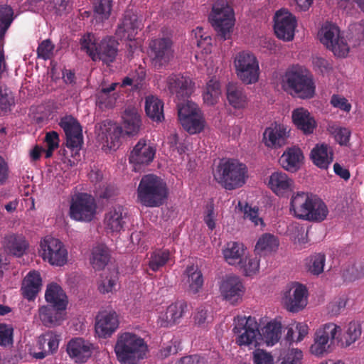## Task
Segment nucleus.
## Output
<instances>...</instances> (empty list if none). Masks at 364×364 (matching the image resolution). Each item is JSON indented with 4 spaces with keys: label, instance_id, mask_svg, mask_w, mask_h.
<instances>
[{
    "label": "nucleus",
    "instance_id": "51",
    "mask_svg": "<svg viewBox=\"0 0 364 364\" xmlns=\"http://www.w3.org/2000/svg\"><path fill=\"white\" fill-rule=\"evenodd\" d=\"M117 279L118 277L116 271L105 272L101 276V279L98 283V290L102 294L112 292L115 289Z\"/></svg>",
    "mask_w": 364,
    "mask_h": 364
},
{
    "label": "nucleus",
    "instance_id": "11",
    "mask_svg": "<svg viewBox=\"0 0 364 364\" xmlns=\"http://www.w3.org/2000/svg\"><path fill=\"white\" fill-rule=\"evenodd\" d=\"M320 41L337 57L345 58L349 53L350 48L346 40L341 35L339 28L334 24L328 23L323 26L320 32Z\"/></svg>",
    "mask_w": 364,
    "mask_h": 364
},
{
    "label": "nucleus",
    "instance_id": "10",
    "mask_svg": "<svg viewBox=\"0 0 364 364\" xmlns=\"http://www.w3.org/2000/svg\"><path fill=\"white\" fill-rule=\"evenodd\" d=\"M97 204L90 194L79 193L71 200L69 215L76 221L90 222L96 214Z\"/></svg>",
    "mask_w": 364,
    "mask_h": 364
},
{
    "label": "nucleus",
    "instance_id": "54",
    "mask_svg": "<svg viewBox=\"0 0 364 364\" xmlns=\"http://www.w3.org/2000/svg\"><path fill=\"white\" fill-rule=\"evenodd\" d=\"M245 276L250 277L257 274L259 271V260L255 257L242 258V263L238 264Z\"/></svg>",
    "mask_w": 364,
    "mask_h": 364
},
{
    "label": "nucleus",
    "instance_id": "13",
    "mask_svg": "<svg viewBox=\"0 0 364 364\" xmlns=\"http://www.w3.org/2000/svg\"><path fill=\"white\" fill-rule=\"evenodd\" d=\"M39 253L43 259L51 265L61 267L67 262V250L63 243L57 238L45 237L41 241Z\"/></svg>",
    "mask_w": 364,
    "mask_h": 364
},
{
    "label": "nucleus",
    "instance_id": "4",
    "mask_svg": "<svg viewBox=\"0 0 364 364\" xmlns=\"http://www.w3.org/2000/svg\"><path fill=\"white\" fill-rule=\"evenodd\" d=\"M285 90L292 96L301 99H310L316 90L312 75L300 66L293 67L285 75Z\"/></svg>",
    "mask_w": 364,
    "mask_h": 364
},
{
    "label": "nucleus",
    "instance_id": "8",
    "mask_svg": "<svg viewBox=\"0 0 364 364\" xmlns=\"http://www.w3.org/2000/svg\"><path fill=\"white\" fill-rule=\"evenodd\" d=\"M178 117L183 128L190 134L201 132L205 127V119L198 106L192 101L178 102Z\"/></svg>",
    "mask_w": 364,
    "mask_h": 364
},
{
    "label": "nucleus",
    "instance_id": "16",
    "mask_svg": "<svg viewBox=\"0 0 364 364\" xmlns=\"http://www.w3.org/2000/svg\"><path fill=\"white\" fill-rule=\"evenodd\" d=\"M219 291L224 299L235 304L241 300L245 287L238 276L227 274L220 282Z\"/></svg>",
    "mask_w": 364,
    "mask_h": 364
},
{
    "label": "nucleus",
    "instance_id": "49",
    "mask_svg": "<svg viewBox=\"0 0 364 364\" xmlns=\"http://www.w3.org/2000/svg\"><path fill=\"white\" fill-rule=\"evenodd\" d=\"M92 255L91 264L95 269H102L108 264L109 255L107 247L97 246L93 248Z\"/></svg>",
    "mask_w": 364,
    "mask_h": 364
},
{
    "label": "nucleus",
    "instance_id": "41",
    "mask_svg": "<svg viewBox=\"0 0 364 364\" xmlns=\"http://www.w3.org/2000/svg\"><path fill=\"white\" fill-rule=\"evenodd\" d=\"M225 261L230 265H238L242 263L245 255L243 244L238 242H229L223 250Z\"/></svg>",
    "mask_w": 364,
    "mask_h": 364
},
{
    "label": "nucleus",
    "instance_id": "40",
    "mask_svg": "<svg viewBox=\"0 0 364 364\" xmlns=\"http://www.w3.org/2000/svg\"><path fill=\"white\" fill-rule=\"evenodd\" d=\"M124 134L134 135L137 134L141 125V117L138 110L134 107H127L122 116Z\"/></svg>",
    "mask_w": 364,
    "mask_h": 364
},
{
    "label": "nucleus",
    "instance_id": "31",
    "mask_svg": "<svg viewBox=\"0 0 364 364\" xmlns=\"http://www.w3.org/2000/svg\"><path fill=\"white\" fill-rule=\"evenodd\" d=\"M127 213L123 206L117 205L110 209L105 215V229L112 232H119L123 230Z\"/></svg>",
    "mask_w": 364,
    "mask_h": 364
},
{
    "label": "nucleus",
    "instance_id": "39",
    "mask_svg": "<svg viewBox=\"0 0 364 364\" xmlns=\"http://www.w3.org/2000/svg\"><path fill=\"white\" fill-rule=\"evenodd\" d=\"M361 333L360 323L357 321H351L343 334H341V332L338 333L337 344L342 348L348 347L360 338Z\"/></svg>",
    "mask_w": 364,
    "mask_h": 364
},
{
    "label": "nucleus",
    "instance_id": "57",
    "mask_svg": "<svg viewBox=\"0 0 364 364\" xmlns=\"http://www.w3.org/2000/svg\"><path fill=\"white\" fill-rule=\"evenodd\" d=\"M329 131L334 135L336 141L341 145H346L350 139V132L345 127L331 126Z\"/></svg>",
    "mask_w": 364,
    "mask_h": 364
},
{
    "label": "nucleus",
    "instance_id": "2",
    "mask_svg": "<svg viewBox=\"0 0 364 364\" xmlns=\"http://www.w3.org/2000/svg\"><path fill=\"white\" fill-rule=\"evenodd\" d=\"M245 164L234 159H222L213 171V177L218 183L226 190L232 191L242 187L248 177Z\"/></svg>",
    "mask_w": 364,
    "mask_h": 364
},
{
    "label": "nucleus",
    "instance_id": "5",
    "mask_svg": "<svg viewBox=\"0 0 364 364\" xmlns=\"http://www.w3.org/2000/svg\"><path fill=\"white\" fill-rule=\"evenodd\" d=\"M82 50H85L92 60L97 58L108 64L112 63L117 53V42L112 37H105L100 43L95 34L88 33L80 38Z\"/></svg>",
    "mask_w": 364,
    "mask_h": 364
},
{
    "label": "nucleus",
    "instance_id": "19",
    "mask_svg": "<svg viewBox=\"0 0 364 364\" xmlns=\"http://www.w3.org/2000/svg\"><path fill=\"white\" fill-rule=\"evenodd\" d=\"M155 154L156 149L146 140L141 139L131 151L129 160L136 171L141 165L149 164L154 160Z\"/></svg>",
    "mask_w": 364,
    "mask_h": 364
},
{
    "label": "nucleus",
    "instance_id": "53",
    "mask_svg": "<svg viewBox=\"0 0 364 364\" xmlns=\"http://www.w3.org/2000/svg\"><path fill=\"white\" fill-rule=\"evenodd\" d=\"M326 257L323 254L318 253L310 256L306 259L308 272L314 275H318L323 271Z\"/></svg>",
    "mask_w": 364,
    "mask_h": 364
},
{
    "label": "nucleus",
    "instance_id": "44",
    "mask_svg": "<svg viewBox=\"0 0 364 364\" xmlns=\"http://www.w3.org/2000/svg\"><path fill=\"white\" fill-rule=\"evenodd\" d=\"M171 257L168 249H156L150 254L149 267L154 272L159 271L169 261Z\"/></svg>",
    "mask_w": 364,
    "mask_h": 364
},
{
    "label": "nucleus",
    "instance_id": "38",
    "mask_svg": "<svg viewBox=\"0 0 364 364\" xmlns=\"http://www.w3.org/2000/svg\"><path fill=\"white\" fill-rule=\"evenodd\" d=\"M45 298L49 304L48 305L58 307L59 309H66L68 304L67 296L58 284L51 283L48 285Z\"/></svg>",
    "mask_w": 364,
    "mask_h": 364
},
{
    "label": "nucleus",
    "instance_id": "29",
    "mask_svg": "<svg viewBox=\"0 0 364 364\" xmlns=\"http://www.w3.org/2000/svg\"><path fill=\"white\" fill-rule=\"evenodd\" d=\"M67 352L76 363H82L91 355L90 345L81 338H73L68 343Z\"/></svg>",
    "mask_w": 364,
    "mask_h": 364
},
{
    "label": "nucleus",
    "instance_id": "23",
    "mask_svg": "<svg viewBox=\"0 0 364 364\" xmlns=\"http://www.w3.org/2000/svg\"><path fill=\"white\" fill-rule=\"evenodd\" d=\"M118 327V316L114 311L102 312L96 317L95 332L100 338L110 337Z\"/></svg>",
    "mask_w": 364,
    "mask_h": 364
},
{
    "label": "nucleus",
    "instance_id": "35",
    "mask_svg": "<svg viewBox=\"0 0 364 364\" xmlns=\"http://www.w3.org/2000/svg\"><path fill=\"white\" fill-rule=\"evenodd\" d=\"M311 159L316 166L326 169L333 161V151L327 144H316L311 151Z\"/></svg>",
    "mask_w": 364,
    "mask_h": 364
},
{
    "label": "nucleus",
    "instance_id": "64",
    "mask_svg": "<svg viewBox=\"0 0 364 364\" xmlns=\"http://www.w3.org/2000/svg\"><path fill=\"white\" fill-rule=\"evenodd\" d=\"M208 311L203 308H198L193 316L194 323L198 327H205L208 322Z\"/></svg>",
    "mask_w": 364,
    "mask_h": 364
},
{
    "label": "nucleus",
    "instance_id": "59",
    "mask_svg": "<svg viewBox=\"0 0 364 364\" xmlns=\"http://www.w3.org/2000/svg\"><path fill=\"white\" fill-rule=\"evenodd\" d=\"M55 46L50 40L46 39L43 41L37 48V55L39 58L43 60L50 59L53 55Z\"/></svg>",
    "mask_w": 364,
    "mask_h": 364
},
{
    "label": "nucleus",
    "instance_id": "18",
    "mask_svg": "<svg viewBox=\"0 0 364 364\" xmlns=\"http://www.w3.org/2000/svg\"><path fill=\"white\" fill-rule=\"evenodd\" d=\"M66 136V146L71 149H80L83 144L82 129L77 119L65 116L59 123Z\"/></svg>",
    "mask_w": 364,
    "mask_h": 364
},
{
    "label": "nucleus",
    "instance_id": "58",
    "mask_svg": "<svg viewBox=\"0 0 364 364\" xmlns=\"http://www.w3.org/2000/svg\"><path fill=\"white\" fill-rule=\"evenodd\" d=\"M314 69L323 75H328L333 70L332 61L322 57H315L312 61Z\"/></svg>",
    "mask_w": 364,
    "mask_h": 364
},
{
    "label": "nucleus",
    "instance_id": "50",
    "mask_svg": "<svg viewBox=\"0 0 364 364\" xmlns=\"http://www.w3.org/2000/svg\"><path fill=\"white\" fill-rule=\"evenodd\" d=\"M14 19V12L11 6L0 5V39L4 38Z\"/></svg>",
    "mask_w": 364,
    "mask_h": 364
},
{
    "label": "nucleus",
    "instance_id": "32",
    "mask_svg": "<svg viewBox=\"0 0 364 364\" xmlns=\"http://www.w3.org/2000/svg\"><path fill=\"white\" fill-rule=\"evenodd\" d=\"M42 279L38 271L29 272L23 280L21 291L25 298L33 300L40 291Z\"/></svg>",
    "mask_w": 364,
    "mask_h": 364
},
{
    "label": "nucleus",
    "instance_id": "26",
    "mask_svg": "<svg viewBox=\"0 0 364 364\" xmlns=\"http://www.w3.org/2000/svg\"><path fill=\"white\" fill-rule=\"evenodd\" d=\"M288 138L287 127L280 124H272L266 128L263 134L264 144L271 148H279L284 146Z\"/></svg>",
    "mask_w": 364,
    "mask_h": 364
},
{
    "label": "nucleus",
    "instance_id": "60",
    "mask_svg": "<svg viewBox=\"0 0 364 364\" xmlns=\"http://www.w3.org/2000/svg\"><path fill=\"white\" fill-rule=\"evenodd\" d=\"M14 330L5 323H0V345L6 346L13 343Z\"/></svg>",
    "mask_w": 364,
    "mask_h": 364
},
{
    "label": "nucleus",
    "instance_id": "30",
    "mask_svg": "<svg viewBox=\"0 0 364 364\" xmlns=\"http://www.w3.org/2000/svg\"><path fill=\"white\" fill-rule=\"evenodd\" d=\"M294 181L288 175L282 171L272 173L269 177V186L278 196H284L294 188Z\"/></svg>",
    "mask_w": 364,
    "mask_h": 364
},
{
    "label": "nucleus",
    "instance_id": "33",
    "mask_svg": "<svg viewBox=\"0 0 364 364\" xmlns=\"http://www.w3.org/2000/svg\"><path fill=\"white\" fill-rule=\"evenodd\" d=\"M226 97L229 105L235 109H243L248 105V98L243 87L237 84H228Z\"/></svg>",
    "mask_w": 364,
    "mask_h": 364
},
{
    "label": "nucleus",
    "instance_id": "17",
    "mask_svg": "<svg viewBox=\"0 0 364 364\" xmlns=\"http://www.w3.org/2000/svg\"><path fill=\"white\" fill-rule=\"evenodd\" d=\"M166 87L178 101L187 102L193 92L192 80L181 74H172L166 79Z\"/></svg>",
    "mask_w": 364,
    "mask_h": 364
},
{
    "label": "nucleus",
    "instance_id": "3",
    "mask_svg": "<svg viewBox=\"0 0 364 364\" xmlns=\"http://www.w3.org/2000/svg\"><path fill=\"white\" fill-rule=\"evenodd\" d=\"M146 350L144 339L129 332L119 335L114 346L117 359L122 363L136 364L144 358Z\"/></svg>",
    "mask_w": 364,
    "mask_h": 364
},
{
    "label": "nucleus",
    "instance_id": "34",
    "mask_svg": "<svg viewBox=\"0 0 364 364\" xmlns=\"http://www.w3.org/2000/svg\"><path fill=\"white\" fill-rule=\"evenodd\" d=\"M304 159L301 150L298 147L288 148L279 159L281 166L287 171L296 172Z\"/></svg>",
    "mask_w": 364,
    "mask_h": 364
},
{
    "label": "nucleus",
    "instance_id": "47",
    "mask_svg": "<svg viewBox=\"0 0 364 364\" xmlns=\"http://www.w3.org/2000/svg\"><path fill=\"white\" fill-rule=\"evenodd\" d=\"M220 95V82L215 79L210 80L203 95L204 102L208 105H213L217 103Z\"/></svg>",
    "mask_w": 364,
    "mask_h": 364
},
{
    "label": "nucleus",
    "instance_id": "27",
    "mask_svg": "<svg viewBox=\"0 0 364 364\" xmlns=\"http://www.w3.org/2000/svg\"><path fill=\"white\" fill-rule=\"evenodd\" d=\"M291 118L296 128L306 135L312 134L317 126L314 117L304 107L294 109Z\"/></svg>",
    "mask_w": 364,
    "mask_h": 364
},
{
    "label": "nucleus",
    "instance_id": "12",
    "mask_svg": "<svg viewBox=\"0 0 364 364\" xmlns=\"http://www.w3.org/2000/svg\"><path fill=\"white\" fill-rule=\"evenodd\" d=\"M341 331V327L333 323L320 327L315 333L314 342L310 348L311 353L320 356L330 351L331 346L337 343L338 333Z\"/></svg>",
    "mask_w": 364,
    "mask_h": 364
},
{
    "label": "nucleus",
    "instance_id": "25",
    "mask_svg": "<svg viewBox=\"0 0 364 364\" xmlns=\"http://www.w3.org/2000/svg\"><path fill=\"white\" fill-rule=\"evenodd\" d=\"M60 335L53 331H48L38 338L39 352L33 353L36 359H43L48 355L53 354L58 349Z\"/></svg>",
    "mask_w": 364,
    "mask_h": 364
},
{
    "label": "nucleus",
    "instance_id": "48",
    "mask_svg": "<svg viewBox=\"0 0 364 364\" xmlns=\"http://www.w3.org/2000/svg\"><path fill=\"white\" fill-rule=\"evenodd\" d=\"M112 8V0H94V16L97 21L109 18Z\"/></svg>",
    "mask_w": 364,
    "mask_h": 364
},
{
    "label": "nucleus",
    "instance_id": "24",
    "mask_svg": "<svg viewBox=\"0 0 364 364\" xmlns=\"http://www.w3.org/2000/svg\"><path fill=\"white\" fill-rule=\"evenodd\" d=\"M315 197L304 191L294 193L291 198L290 211L293 212L296 218L305 220L310 213L309 208L311 207Z\"/></svg>",
    "mask_w": 364,
    "mask_h": 364
},
{
    "label": "nucleus",
    "instance_id": "6",
    "mask_svg": "<svg viewBox=\"0 0 364 364\" xmlns=\"http://www.w3.org/2000/svg\"><path fill=\"white\" fill-rule=\"evenodd\" d=\"M209 21L223 41L229 38L235 18L233 9L227 0L214 1Z\"/></svg>",
    "mask_w": 364,
    "mask_h": 364
},
{
    "label": "nucleus",
    "instance_id": "14",
    "mask_svg": "<svg viewBox=\"0 0 364 364\" xmlns=\"http://www.w3.org/2000/svg\"><path fill=\"white\" fill-rule=\"evenodd\" d=\"M149 48L151 63L157 69L166 65L173 58V42L169 38L152 39Z\"/></svg>",
    "mask_w": 364,
    "mask_h": 364
},
{
    "label": "nucleus",
    "instance_id": "62",
    "mask_svg": "<svg viewBox=\"0 0 364 364\" xmlns=\"http://www.w3.org/2000/svg\"><path fill=\"white\" fill-rule=\"evenodd\" d=\"M303 358L302 351L299 349H291L285 356L282 364H301Z\"/></svg>",
    "mask_w": 364,
    "mask_h": 364
},
{
    "label": "nucleus",
    "instance_id": "21",
    "mask_svg": "<svg viewBox=\"0 0 364 364\" xmlns=\"http://www.w3.org/2000/svg\"><path fill=\"white\" fill-rule=\"evenodd\" d=\"M96 128L98 129L99 136L105 140L110 149H116L119 146L121 136L124 133V130L121 126L111 120L106 119L99 123Z\"/></svg>",
    "mask_w": 364,
    "mask_h": 364
},
{
    "label": "nucleus",
    "instance_id": "63",
    "mask_svg": "<svg viewBox=\"0 0 364 364\" xmlns=\"http://www.w3.org/2000/svg\"><path fill=\"white\" fill-rule=\"evenodd\" d=\"M254 364H272V356L263 350H257L253 355Z\"/></svg>",
    "mask_w": 364,
    "mask_h": 364
},
{
    "label": "nucleus",
    "instance_id": "56",
    "mask_svg": "<svg viewBox=\"0 0 364 364\" xmlns=\"http://www.w3.org/2000/svg\"><path fill=\"white\" fill-rule=\"evenodd\" d=\"M14 96L12 92L8 88H1L0 90V109L4 112L11 110V107L14 106Z\"/></svg>",
    "mask_w": 364,
    "mask_h": 364
},
{
    "label": "nucleus",
    "instance_id": "28",
    "mask_svg": "<svg viewBox=\"0 0 364 364\" xmlns=\"http://www.w3.org/2000/svg\"><path fill=\"white\" fill-rule=\"evenodd\" d=\"M4 251L11 255L20 257L28 247V242L23 235L9 233L2 241Z\"/></svg>",
    "mask_w": 364,
    "mask_h": 364
},
{
    "label": "nucleus",
    "instance_id": "55",
    "mask_svg": "<svg viewBox=\"0 0 364 364\" xmlns=\"http://www.w3.org/2000/svg\"><path fill=\"white\" fill-rule=\"evenodd\" d=\"M187 309V304L184 301H178L169 305L166 310L171 319L173 320L175 323L178 322V320L182 318Z\"/></svg>",
    "mask_w": 364,
    "mask_h": 364
},
{
    "label": "nucleus",
    "instance_id": "61",
    "mask_svg": "<svg viewBox=\"0 0 364 364\" xmlns=\"http://www.w3.org/2000/svg\"><path fill=\"white\" fill-rule=\"evenodd\" d=\"M330 103L333 107L338 108L347 112L351 109V105L348 102V100L339 95H333Z\"/></svg>",
    "mask_w": 364,
    "mask_h": 364
},
{
    "label": "nucleus",
    "instance_id": "46",
    "mask_svg": "<svg viewBox=\"0 0 364 364\" xmlns=\"http://www.w3.org/2000/svg\"><path fill=\"white\" fill-rule=\"evenodd\" d=\"M309 209V214L306 217V220L322 221L328 213L326 204L316 196L315 197Z\"/></svg>",
    "mask_w": 364,
    "mask_h": 364
},
{
    "label": "nucleus",
    "instance_id": "9",
    "mask_svg": "<svg viewBox=\"0 0 364 364\" xmlns=\"http://www.w3.org/2000/svg\"><path fill=\"white\" fill-rule=\"evenodd\" d=\"M234 65L237 76L243 83L250 85L258 81L259 66L254 54L248 51L238 53L235 58Z\"/></svg>",
    "mask_w": 364,
    "mask_h": 364
},
{
    "label": "nucleus",
    "instance_id": "42",
    "mask_svg": "<svg viewBox=\"0 0 364 364\" xmlns=\"http://www.w3.org/2000/svg\"><path fill=\"white\" fill-rule=\"evenodd\" d=\"M145 112L154 122H160L164 119V102L155 96L150 95L146 97Z\"/></svg>",
    "mask_w": 364,
    "mask_h": 364
},
{
    "label": "nucleus",
    "instance_id": "20",
    "mask_svg": "<svg viewBox=\"0 0 364 364\" xmlns=\"http://www.w3.org/2000/svg\"><path fill=\"white\" fill-rule=\"evenodd\" d=\"M142 28L141 21L132 10L125 11L122 23L118 26L116 35L121 40L132 41L139 30Z\"/></svg>",
    "mask_w": 364,
    "mask_h": 364
},
{
    "label": "nucleus",
    "instance_id": "7",
    "mask_svg": "<svg viewBox=\"0 0 364 364\" xmlns=\"http://www.w3.org/2000/svg\"><path fill=\"white\" fill-rule=\"evenodd\" d=\"M232 331L237 336L235 341L240 346H257L262 335L259 332V324L255 317L237 316L234 318Z\"/></svg>",
    "mask_w": 364,
    "mask_h": 364
},
{
    "label": "nucleus",
    "instance_id": "37",
    "mask_svg": "<svg viewBox=\"0 0 364 364\" xmlns=\"http://www.w3.org/2000/svg\"><path fill=\"white\" fill-rule=\"evenodd\" d=\"M65 310L52 305L44 306L39 309V317L44 326L52 327L59 325L64 319Z\"/></svg>",
    "mask_w": 364,
    "mask_h": 364
},
{
    "label": "nucleus",
    "instance_id": "15",
    "mask_svg": "<svg viewBox=\"0 0 364 364\" xmlns=\"http://www.w3.org/2000/svg\"><path fill=\"white\" fill-rule=\"evenodd\" d=\"M274 29L277 37L285 41H290L294 38L295 29L297 25L294 16L286 10H279L274 17Z\"/></svg>",
    "mask_w": 364,
    "mask_h": 364
},
{
    "label": "nucleus",
    "instance_id": "22",
    "mask_svg": "<svg viewBox=\"0 0 364 364\" xmlns=\"http://www.w3.org/2000/svg\"><path fill=\"white\" fill-rule=\"evenodd\" d=\"M307 289L301 284H294L285 292L284 303L286 309L291 312H299L307 304Z\"/></svg>",
    "mask_w": 364,
    "mask_h": 364
},
{
    "label": "nucleus",
    "instance_id": "52",
    "mask_svg": "<svg viewBox=\"0 0 364 364\" xmlns=\"http://www.w3.org/2000/svg\"><path fill=\"white\" fill-rule=\"evenodd\" d=\"M188 275L189 291L193 294H197L203 285V277L200 270L194 266L187 268Z\"/></svg>",
    "mask_w": 364,
    "mask_h": 364
},
{
    "label": "nucleus",
    "instance_id": "43",
    "mask_svg": "<svg viewBox=\"0 0 364 364\" xmlns=\"http://www.w3.org/2000/svg\"><path fill=\"white\" fill-rule=\"evenodd\" d=\"M282 334V323L277 321H272L262 328L263 340L267 346H273L277 343Z\"/></svg>",
    "mask_w": 364,
    "mask_h": 364
},
{
    "label": "nucleus",
    "instance_id": "45",
    "mask_svg": "<svg viewBox=\"0 0 364 364\" xmlns=\"http://www.w3.org/2000/svg\"><path fill=\"white\" fill-rule=\"evenodd\" d=\"M279 244L276 236L270 233H264L258 239L255 245V252L258 254L271 252L277 249Z\"/></svg>",
    "mask_w": 364,
    "mask_h": 364
},
{
    "label": "nucleus",
    "instance_id": "1",
    "mask_svg": "<svg viewBox=\"0 0 364 364\" xmlns=\"http://www.w3.org/2000/svg\"><path fill=\"white\" fill-rule=\"evenodd\" d=\"M168 196L166 183L153 173L142 176L137 188V199L144 206L156 208L162 205Z\"/></svg>",
    "mask_w": 364,
    "mask_h": 364
},
{
    "label": "nucleus",
    "instance_id": "36",
    "mask_svg": "<svg viewBox=\"0 0 364 364\" xmlns=\"http://www.w3.org/2000/svg\"><path fill=\"white\" fill-rule=\"evenodd\" d=\"M118 83L113 82L108 87L102 88L95 95L96 106L102 111L112 109L114 107L117 95L112 93L114 91Z\"/></svg>",
    "mask_w": 364,
    "mask_h": 364
}]
</instances>
